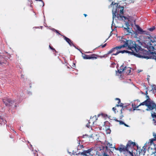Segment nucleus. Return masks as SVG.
Listing matches in <instances>:
<instances>
[{"instance_id":"nucleus-1","label":"nucleus","mask_w":156,"mask_h":156,"mask_svg":"<svg viewBox=\"0 0 156 156\" xmlns=\"http://www.w3.org/2000/svg\"><path fill=\"white\" fill-rule=\"evenodd\" d=\"M121 43L123 44L120 46V48L128 47V49L130 50L131 54L136 57L146 58H152L156 61V56L153 55L149 57L148 54L149 53L147 51L142 49L139 45L136 44L135 41L131 40H127L125 38H122Z\"/></svg>"},{"instance_id":"nucleus-2","label":"nucleus","mask_w":156,"mask_h":156,"mask_svg":"<svg viewBox=\"0 0 156 156\" xmlns=\"http://www.w3.org/2000/svg\"><path fill=\"white\" fill-rule=\"evenodd\" d=\"M146 97L147 98V99L143 102L141 103L139 105H145L147 107V108L146 109V111H149V110H151L149 108V105L150 104H151V103L152 101H153L154 102L149 98V96L147 95Z\"/></svg>"},{"instance_id":"nucleus-3","label":"nucleus","mask_w":156,"mask_h":156,"mask_svg":"<svg viewBox=\"0 0 156 156\" xmlns=\"http://www.w3.org/2000/svg\"><path fill=\"white\" fill-rule=\"evenodd\" d=\"M124 7H116V9L115 11H114V9L112 10V14H113V21L112 23H113L114 18H115L116 16V13H117V11L118 10V12H120L121 14L123 13V10Z\"/></svg>"},{"instance_id":"nucleus-4","label":"nucleus","mask_w":156,"mask_h":156,"mask_svg":"<svg viewBox=\"0 0 156 156\" xmlns=\"http://www.w3.org/2000/svg\"><path fill=\"white\" fill-rule=\"evenodd\" d=\"M3 101L6 106L10 107L12 106L16 102V101L15 100L11 101L9 99L6 98L3 99Z\"/></svg>"},{"instance_id":"nucleus-5","label":"nucleus","mask_w":156,"mask_h":156,"mask_svg":"<svg viewBox=\"0 0 156 156\" xmlns=\"http://www.w3.org/2000/svg\"><path fill=\"white\" fill-rule=\"evenodd\" d=\"M124 70H126L127 71L126 73L128 74H129L131 72V68H127L125 67L124 68H123V66L121 67V69H118V71H116V74L118 76L121 75V73Z\"/></svg>"},{"instance_id":"nucleus-6","label":"nucleus","mask_w":156,"mask_h":156,"mask_svg":"<svg viewBox=\"0 0 156 156\" xmlns=\"http://www.w3.org/2000/svg\"><path fill=\"white\" fill-rule=\"evenodd\" d=\"M116 149L119 150L121 152L127 151V152H129L131 155H133V153L129 151L128 147H127L126 146V147L124 145H121L120 147H118Z\"/></svg>"},{"instance_id":"nucleus-7","label":"nucleus","mask_w":156,"mask_h":156,"mask_svg":"<svg viewBox=\"0 0 156 156\" xmlns=\"http://www.w3.org/2000/svg\"><path fill=\"white\" fill-rule=\"evenodd\" d=\"M149 108L151 110L154 109V111H156V104L155 102L152 101L151 104L149 105Z\"/></svg>"},{"instance_id":"nucleus-8","label":"nucleus","mask_w":156,"mask_h":156,"mask_svg":"<svg viewBox=\"0 0 156 156\" xmlns=\"http://www.w3.org/2000/svg\"><path fill=\"white\" fill-rule=\"evenodd\" d=\"M63 37L64 39L66 40V41L69 44L70 46H73L76 48L74 44L73 43V41L70 39L64 36H63Z\"/></svg>"},{"instance_id":"nucleus-9","label":"nucleus","mask_w":156,"mask_h":156,"mask_svg":"<svg viewBox=\"0 0 156 156\" xmlns=\"http://www.w3.org/2000/svg\"><path fill=\"white\" fill-rule=\"evenodd\" d=\"M129 25L128 24H126V26L127 28H124L125 31L126 32V35H129L130 34H132V33L131 32V29L129 27Z\"/></svg>"},{"instance_id":"nucleus-10","label":"nucleus","mask_w":156,"mask_h":156,"mask_svg":"<svg viewBox=\"0 0 156 156\" xmlns=\"http://www.w3.org/2000/svg\"><path fill=\"white\" fill-rule=\"evenodd\" d=\"M93 150V148H91L87 150L84 151L83 152L81 153V154L82 155L86 156L87 154H90V153Z\"/></svg>"},{"instance_id":"nucleus-11","label":"nucleus","mask_w":156,"mask_h":156,"mask_svg":"<svg viewBox=\"0 0 156 156\" xmlns=\"http://www.w3.org/2000/svg\"><path fill=\"white\" fill-rule=\"evenodd\" d=\"M82 57L84 59H91L94 58L96 59L97 58L96 57H93L89 55H87L84 54H83Z\"/></svg>"},{"instance_id":"nucleus-12","label":"nucleus","mask_w":156,"mask_h":156,"mask_svg":"<svg viewBox=\"0 0 156 156\" xmlns=\"http://www.w3.org/2000/svg\"><path fill=\"white\" fill-rule=\"evenodd\" d=\"M137 29L140 34H147V32L143 30L139 26H137Z\"/></svg>"},{"instance_id":"nucleus-13","label":"nucleus","mask_w":156,"mask_h":156,"mask_svg":"<svg viewBox=\"0 0 156 156\" xmlns=\"http://www.w3.org/2000/svg\"><path fill=\"white\" fill-rule=\"evenodd\" d=\"M121 49L120 47L119 46H116L114 48H112L111 50L109 51L108 52V54H110L112 52H114L116 50H118L119 49Z\"/></svg>"},{"instance_id":"nucleus-14","label":"nucleus","mask_w":156,"mask_h":156,"mask_svg":"<svg viewBox=\"0 0 156 156\" xmlns=\"http://www.w3.org/2000/svg\"><path fill=\"white\" fill-rule=\"evenodd\" d=\"M104 144L105 145H106L105 148L107 150V151H108V147L111 148L113 147L112 145V144H110V143L106 141Z\"/></svg>"},{"instance_id":"nucleus-15","label":"nucleus","mask_w":156,"mask_h":156,"mask_svg":"<svg viewBox=\"0 0 156 156\" xmlns=\"http://www.w3.org/2000/svg\"><path fill=\"white\" fill-rule=\"evenodd\" d=\"M125 52L131 53L130 51H127V50H123V51H117L115 53L113 54L112 55H117L119 53H124Z\"/></svg>"},{"instance_id":"nucleus-16","label":"nucleus","mask_w":156,"mask_h":156,"mask_svg":"<svg viewBox=\"0 0 156 156\" xmlns=\"http://www.w3.org/2000/svg\"><path fill=\"white\" fill-rule=\"evenodd\" d=\"M135 145L136 144L135 142H132L131 141H129L128 143L126 144V146L127 147H128V149L129 147H131L132 146H135Z\"/></svg>"},{"instance_id":"nucleus-17","label":"nucleus","mask_w":156,"mask_h":156,"mask_svg":"<svg viewBox=\"0 0 156 156\" xmlns=\"http://www.w3.org/2000/svg\"><path fill=\"white\" fill-rule=\"evenodd\" d=\"M153 135L154 138L150 139V141L151 144L153 143L154 141H156V133H153Z\"/></svg>"},{"instance_id":"nucleus-18","label":"nucleus","mask_w":156,"mask_h":156,"mask_svg":"<svg viewBox=\"0 0 156 156\" xmlns=\"http://www.w3.org/2000/svg\"><path fill=\"white\" fill-rule=\"evenodd\" d=\"M140 105H139L137 106H136L135 105V104L134 103H132V106L133 107V110H139L140 109H136V108H138L139 107V106H140Z\"/></svg>"},{"instance_id":"nucleus-19","label":"nucleus","mask_w":156,"mask_h":156,"mask_svg":"<svg viewBox=\"0 0 156 156\" xmlns=\"http://www.w3.org/2000/svg\"><path fill=\"white\" fill-rule=\"evenodd\" d=\"M151 41L153 45L156 46V38H152L151 40Z\"/></svg>"},{"instance_id":"nucleus-20","label":"nucleus","mask_w":156,"mask_h":156,"mask_svg":"<svg viewBox=\"0 0 156 156\" xmlns=\"http://www.w3.org/2000/svg\"><path fill=\"white\" fill-rule=\"evenodd\" d=\"M154 110V109L151 110L152 111L151 116L153 118L156 119V113L153 111Z\"/></svg>"},{"instance_id":"nucleus-21","label":"nucleus","mask_w":156,"mask_h":156,"mask_svg":"<svg viewBox=\"0 0 156 156\" xmlns=\"http://www.w3.org/2000/svg\"><path fill=\"white\" fill-rule=\"evenodd\" d=\"M155 29V27H152L148 29V30L151 31H152Z\"/></svg>"},{"instance_id":"nucleus-22","label":"nucleus","mask_w":156,"mask_h":156,"mask_svg":"<svg viewBox=\"0 0 156 156\" xmlns=\"http://www.w3.org/2000/svg\"><path fill=\"white\" fill-rule=\"evenodd\" d=\"M53 30L55 31L56 33H58L59 35H61V36H62L60 33H59V31L58 30H56L54 29H53Z\"/></svg>"},{"instance_id":"nucleus-23","label":"nucleus","mask_w":156,"mask_h":156,"mask_svg":"<svg viewBox=\"0 0 156 156\" xmlns=\"http://www.w3.org/2000/svg\"><path fill=\"white\" fill-rule=\"evenodd\" d=\"M123 104L122 103H120V105H117L116 106L117 107L120 106L121 107H122V108H123Z\"/></svg>"},{"instance_id":"nucleus-24","label":"nucleus","mask_w":156,"mask_h":156,"mask_svg":"<svg viewBox=\"0 0 156 156\" xmlns=\"http://www.w3.org/2000/svg\"><path fill=\"white\" fill-rule=\"evenodd\" d=\"M107 133H110L111 132V130L109 129H108L106 130Z\"/></svg>"},{"instance_id":"nucleus-25","label":"nucleus","mask_w":156,"mask_h":156,"mask_svg":"<svg viewBox=\"0 0 156 156\" xmlns=\"http://www.w3.org/2000/svg\"><path fill=\"white\" fill-rule=\"evenodd\" d=\"M119 124L120 125H122L124 124V122L122 121H119Z\"/></svg>"},{"instance_id":"nucleus-26","label":"nucleus","mask_w":156,"mask_h":156,"mask_svg":"<svg viewBox=\"0 0 156 156\" xmlns=\"http://www.w3.org/2000/svg\"><path fill=\"white\" fill-rule=\"evenodd\" d=\"M142 151H143V152H144V154H145V153H146V149H142Z\"/></svg>"},{"instance_id":"nucleus-27","label":"nucleus","mask_w":156,"mask_h":156,"mask_svg":"<svg viewBox=\"0 0 156 156\" xmlns=\"http://www.w3.org/2000/svg\"><path fill=\"white\" fill-rule=\"evenodd\" d=\"M115 99L116 100H118V104H119L120 102L121 101H120V100L118 98H116Z\"/></svg>"},{"instance_id":"nucleus-28","label":"nucleus","mask_w":156,"mask_h":156,"mask_svg":"<svg viewBox=\"0 0 156 156\" xmlns=\"http://www.w3.org/2000/svg\"><path fill=\"white\" fill-rule=\"evenodd\" d=\"M153 121H154V125H156V120L154 119H153Z\"/></svg>"},{"instance_id":"nucleus-29","label":"nucleus","mask_w":156,"mask_h":156,"mask_svg":"<svg viewBox=\"0 0 156 156\" xmlns=\"http://www.w3.org/2000/svg\"><path fill=\"white\" fill-rule=\"evenodd\" d=\"M94 118L96 119V120L97 119V116H96V115H94V116L92 117V118L91 117L90 119H91L92 118Z\"/></svg>"},{"instance_id":"nucleus-30","label":"nucleus","mask_w":156,"mask_h":156,"mask_svg":"<svg viewBox=\"0 0 156 156\" xmlns=\"http://www.w3.org/2000/svg\"><path fill=\"white\" fill-rule=\"evenodd\" d=\"M49 47L51 49V50H54L55 51V49L53 48L52 47H51V46H50V45L49 46Z\"/></svg>"},{"instance_id":"nucleus-31","label":"nucleus","mask_w":156,"mask_h":156,"mask_svg":"<svg viewBox=\"0 0 156 156\" xmlns=\"http://www.w3.org/2000/svg\"><path fill=\"white\" fill-rule=\"evenodd\" d=\"M85 136H87V137H88V135L87 134H85V135H84L83 136H82V137L83 138H84L85 137Z\"/></svg>"},{"instance_id":"nucleus-32","label":"nucleus","mask_w":156,"mask_h":156,"mask_svg":"<svg viewBox=\"0 0 156 156\" xmlns=\"http://www.w3.org/2000/svg\"><path fill=\"white\" fill-rule=\"evenodd\" d=\"M90 123V122H88V123H87L86 125L87 127H88V128H89V124Z\"/></svg>"},{"instance_id":"nucleus-33","label":"nucleus","mask_w":156,"mask_h":156,"mask_svg":"<svg viewBox=\"0 0 156 156\" xmlns=\"http://www.w3.org/2000/svg\"><path fill=\"white\" fill-rule=\"evenodd\" d=\"M2 120L3 121V123H4V124H5L6 123V121L5 120H4L2 119Z\"/></svg>"},{"instance_id":"nucleus-34","label":"nucleus","mask_w":156,"mask_h":156,"mask_svg":"<svg viewBox=\"0 0 156 156\" xmlns=\"http://www.w3.org/2000/svg\"><path fill=\"white\" fill-rule=\"evenodd\" d=\"M153 91L155 92H156V86L153 89Z\"/></svg>"},{"instance_id":"nucleus-35","label":"nucleus","mask_w":156,"mask_h":156,"mask_svg":"<svg viewBox=\"0 0 156 156\" xmlns=\"http://www.w3.org/2000/svg\"><path fill=\"white\" fill-rule=\"evenodd\" d=\"M106 43L105 44H104V45H103L102 46V48H103L105 47L106 46Z\"/></svg>"},{"instance_id":"nucleus-36","label":"nucleus","mask_w":156,"mask_h":156,"mask_svg":"<svg viewBox=\"0 0 156 156\" xmlns=\"http://www.w3.org/2000/svg\"><path fill=\"white\" fill-rule=\"evenodd\" d=\"M119 15L121 18H124L125 19H126V17L125 16H120V15Z\"/></svg>"},{"instance_id":"nucleus-37","label":"nucleus","mask_w":156,"mask_h":156,"mask_svg":"<svg viewBox=\"0 0 156 156\" xmlns=\"http://www.w3.org/2000/svg\"><path fill=\"white\" fill-rule=\"evenodd\" d=\"M80 147L81 148H83V145H80Z\"/></svg>"},{"instance_id":"nucleus-38","label":"nucleus","mask_w":156,"mask_h":156,"mask_svg":"<svg viewBox=\"0 0 156 156\" xmlns=\"http://www.w3.org/2000/svg\"><path fill=\"white\" fill-rule=\"evenodd\" d=\"M123 125H124L126 127H129V126L128 125H127L126 124H125V123H124V124Z\"/></svg>"},{"instance_id":"nucleus-39","label":"nucleus","mask_w":156,"mask_h":156,"mask_svg":"<svg viewBox=\"0 0 156 156\" xmlns=\"http://www.w3.org/2000/svg\"><path fill=\"white\" fill-rule=\"evenodd\" d=\"M39 1H41L42 2V3L43 5V6H44V2L42 0H39Z\"/></svg>"},{"instance_id":"nucleus-40","label":"nucleus","mask_w":156,"mask_h":156,"mask_svg":"<svg viewBox=\"0 0 156 156\" xmlns=\"http://www.w3.org/2000/svg\"><path fill=\"white\" fill-rule=\"evenodd\" d=\"M112 109L115 112V110L116 109V108H115L113 107L112 108Z\"/></svg>"},{"instance_id":"nucleus-41","label":"nucleus","mask_w":156,"mask_h":156,"mask_svg":"<svg viewBox=\"0 0 156 156\" xmlns=\"http://www.w3.org/2000/svg\"><path fill=\"white\" fill-rule=\"evenodd\" d=\"M146 144H145V145ZM146 147L145 146V145H144V146L143 147L142 149H146Z\"/></svg>"},{"instance_id":"nucleus-42","label":"nucleus","mask_w":156,"mask_h":156,"mask_svg":"<svg viewBox=\"0 0 156 156\" xmlns=\"http://www.w3.org/2000/svg\"><path fill=\"white\" fill-rule=\"evenodd\" d=\"M155 151L154 152H152V154H155L156 153V148H155Z\"/></svg>"},{"instance_id":"nucleus-43","label":"nucleus","mask_w":156,"mask_h":156,"mask_svg":"<svg viewBox=\"0 0 156 156\" xmlns=\"http://www.w3.org/2000/svg\"><path fill=\"white\" fill-rule=\"evenodd\" d=\"M115 121H116V122H119V120H118V119H116L115 120Z\"/></svg>"},{"instance_id":"nucleus-44","label":"nucleus","mask_w":156,"mask_h":156,"mask_svg":"<svg viewBox=\"0 0 156 156\" xmlns=\"http://www.w3.org/2000/svg\"><path fill=\"white\" fill-rule=\"evenodd\" d=\"M145 94H146L147 95V91L145 92Z\"/></svg>"},{"instance_id":"nucleus-45","label":"nucleus","mask_w":156,"mask_h":156,"mask_svg":"<svg viewBox=\"0 0 156 156\" xmlns=\"http://www.w3.org/2000/svg\"><path fill=\"white\" fill-rule=\"evenodd\" d=\"M84 15L85 17H86L87 16V15H86V14H84Z\"/></svg>"},{"instance_id":"nucleus-46","label":"nucleus","mask_w":156,"mask_h":156,"mask_svg":"<svg viewBox=\"0 0 156 156\" xmlns=\"http://www.w3.org/2000/svg\"><path fill=\"white\" fill-rule=\"evenodd\" d=\"M23 75H21V78H23Z\"/></svg>"},{"instance_id":"nucleus-47","label":"nucleus","mask_w":156,"mask_h":156,"mask_svg":"<svg viewBox=\"0 0 156 156\" xmlns=\"http://www.w3.org/2000/svg\"><path fill=\"white\" fill-rule=\"evenodd\" d=\"M114 5H118V4L117 3H115Z\"/></svg>"},{"instance_id":"nucleus-48","label":"nucleus","mask_w":156,"mask_h":156,"mask_svg":"<svg viewBox=\"0 0 156 156\" xmlns=\"http://www.w3.org/2000/svg\"><path fill=\"white\" fill-rule=\"evenodd\" d=\"M2 64V62H1L0 61V64Z\"/></svg>"},{"instance_id":"nucleus-49","label":"nucleus","mask_w":156,"mask_h":156,"mask_svg":"<svg viewBox=\"0 0 156 156\" xmlns=\"http://www.w3.org/2000/svg\"><path fill=\"white\" fill-rule=\"evenodd\" d=\"M100 115V114H98V117H99V116Z\"/></svg>"},{"instance_id":"nucleus-50","label":"nucleus","mask_w":156,"mask_h":156,"mask_svg":"<svg viewBox=\"0 0 156 156\" xmlns=\"http://www.w3.org/2000/svg\"><path fill=\"white\" fill-rule=\"evenodd\" d=\"M112 5H113V2H112Z\"/></svg>"},{"instance_id":"nucleus-51","label":"nucleus","mask_w":156,"mask_h":156,"mask_svg":"<svg viewBox=\"0 0 156 156\" xmlns=\"http://www.w3.org/2000/svg\"><path fill=\"white\" fill-rule=\"evenodd\" d=\"M155 13H156V10L155 11Z\"/></svg>"},{"instance_id":"nucleus-52","label":"nucleus","mask_w":156,"mask_h":156,"mask_svg":"<svg viewBox=\"0 0 156 156\" xmlns=\"http://www.w3.org/2000/svg\"><path fill=\"white\" fill-rule=\"evenodd\" d=\"M79 144H80V141H79Z\"/></svg>"},{"instance_id":"nucleus-53","label":"nucleus","mask_w":156,"mask_h":156,"mask_svg":"<svg viewBox=\"0 0 156 156\" xmlns=\"http://www.w3.org/2000/svg\"><path fill=\"white\" fill-rule=\"evenodd\" d=\"M15 106L16 107V105H15Z\"/></svg>"},{"instance_id":"nucleus-54","label":"nucleus","mask_w":156,"mask_h":156,"mask_svg":"<svg viewBox=\"0 0 156 156\" xmlns=\"http://www.w3.org/2000/svg\"><path fill=\"white\" fill-rule=\"evenodd\" d=\"M94 121L93 122V123H94Z\"/></svg>"},{"instance_id":"nucleus-55","label":"nucleus","mask_w":156,"mask_h":156,"mask_svg":"<svg viewBox=\"0 0 156 156\" xmlns=\"http://www.w3.org/2000/svg\"><path fill=\"white\" fill-rule=\"evenodd\" d=\"M155 156H156V155H155Z\"/></svg>"}]
</instances>
